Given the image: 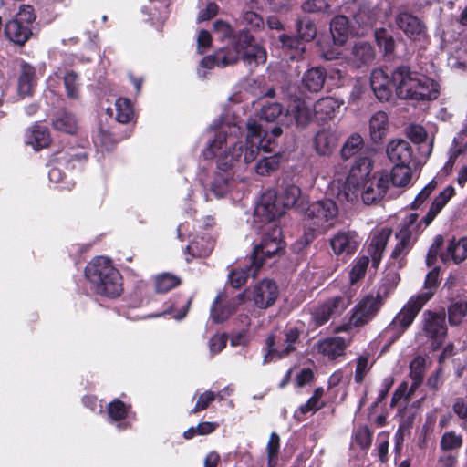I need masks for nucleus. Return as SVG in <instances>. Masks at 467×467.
I'll use <instances>...</instances> for the list:
<instances>
[{
    "mask_svg": "<svg viewBox=\"0 0 467 467\" xmlns=\"http://www.w3.org/2000/svg\"><path fill=\"white\" fill-rule=\"evenodd\" d=\"M246 128L247 135L244 142L239 140L242 135L240 125L225 122L221 119L211 125V129L215 130V134L213 140L209 141L203 155L206 159L215 158L218 169L223 171L217 173L211 183V190L217 197H223L229 192L231 177L228 170L241 160L244 163L254 161L260 149L265 152L274 151V140L282 134L281 127L275 126L268 131L254 119H249Z\"/></svg>",
    "mask_w": 467,
    "mask_h": 467,
    "instance_id": "f257e3e1",
    "label": "nucleus"
},
{
    "mask_svg": "<svg viewBox=\"0 0 467 467\" xmlns=\"http://www.w3.org/2000/svg\"><path fill=\"white\" fill-rule=\"evenodd\" d=\"M253 42L254 38L247 31H241L233 37L231 48H221L213 56H207L202 59L198 75L204 78L206 72L202 69L234 64L240 55H242L244 62L250 67L264 64L266 60V52L262 47Z\"/></svg>",
    "mask_w": 467,
    "mask_h": 467,
    "instance_id": "f03ea898",
    "label": "nucleus"
},
{
    "mask_svg": "<svg viewBox=\"0 0 467 467\" xmlns=\"http://www.w3.org/2000/svg\"><path fill=\"white\" fill-rule=\"evenodd\" d=\"M394 91L401 99L431 100L439 94V85L431 78L400 67L393 71Z\"/></svg>",
    "mask_w": 467,
    "mask_h": 467,
    "instance_id": "7ed1b4c3",
    "label": "nucleus"
},
{
    "mask_svg": "<svg viewBox=\"0 0 467 467\" xmlns=\"http://www.w3.org/2000/svg\"><path fill=\"white\" fill-rule=\"evenodd\" d=\"M371 171L372 161L367 156L358 158L348 175L343 168H337L331 182L332 189L337 191V195L340 200L353 202L358 195L360 186L372 178Z\"/></svg>",
    "mask_w": 467,
    "mask_h": 467,
    "instance_id": "20e7f679",
    "label": "nucleus"
},
{
    "mask_svg": "<svg viewBox=\"0 0 467 467\" xmlns=\"http://www.w3.org/2000/svg\"><path fill=\"white\" fill-rule=\"evenodd\" d=\"M85 275L95 292L101 296L116 297L122 291L121 276L108 258H94L86 267Z\"/></svg>",
    "mask_w": 467,
    "mask_h": 467,
    "instance_id": "39448f33",
    "label": "nucleus"
},
{
    "mask_svg": "<svg viewBox=\"0 0 467 467\" xmlns=\"http://www.w3.org/2000/svg\"><path fill=\"white\" fill-rule=\"evenodd\" d=\"M339 209L330 198H323L311 202L305 212L306 243H310L317 234H324L333 228L337 221Z\"/></svg>",
    "mask_w": 467,
    "mask_h": 467,
    "instance_id": "423d86ee",
    "label": "nucleus"
},
{
    "mask_svg": "<svg viewBox=\"0 0 467 467\" xmlns=\"http://www.w3.org/2000/svg\"><path fill=\"white\" fill-rule=\"evenodd\" d=\"M284 249L281 228L276 223L265 224L262 239L254 247L251 261L259 269L265 259L279 255Z\"/></svg>",
    "mask_w": 467,
    "mask_h": 467,
    "instance_id": "0eeeda50",
    "label": "nucleus"
},
{
    "mask_svg": "<svg viewBox=\"0 0 467 467\" xmlns=\"http://www.w3.org/2000/svg\"><path fill=\"white\" fill-rule=\"evenodd\" d=\"M431 298V293L419 294L410 297L384 330V336L389 337L391 342L399 338L412 324L419 312Z\"/></svg>",
    "mask_w": 467,
    "mask_h": 467,
    "instance_id": "6e6552de",
    "label": "nucleus"
},
{
    "mask_svg": "<svg viewBox=\"0 0 467 467\" xmlns=\"http://www.w3.org/2000/svg\"><path fill=\"white\" fill-rule=\"evenodd\" d=\"M383 302L377 295L367 296L355 306L348 322L337 327L335 332H349L354 327H363L374 317Z\"/></svg>",
    "mask_w": 467,
    "mask_h": 467,
    "instance_id": "1a4fd4ad",
    "label": "nucleus"
},
{
    "mask_svg": "<svg viewBox=\"0 0 467 467\" xmlns=\"http://www.w3.org/2000/svg\"><path fill=\"white\" fill-rule=\"evenodd\" d=\"M285 210L275 191L264 192L254 210V217L265 224L275 223V221L285 213Z\"/></svg>",
    "mask_w": 467,
    "mask_h": 467,
    "instance_id": "9d476101",
    "label": "nucleus"
},
{
    "mask_svg": "<svg viewBox=\"0 0 467 467\" xmlns=\"http://www.w3.org/2000/svg\"><path fill=\"white\" fill-rule=\"evenodd\" d=\"M279 290L275 282L270 279H264L257 283L248 296L258 308L265 309L275 302Z\"/></svg>",
    "mask_w": 467,
    "mask_h": 467,
    "instance_id": "9b49d317",
    "label": "nucleus"
},
{
    "mask_svg": "<svg viewBox=\"0 0 467 467\" xmlns=\"http://www.w3.org/2000/svg\"><path fill=\"white\" fill-rule=\"evenodd\" d=\"M422 317L424 332L429 337L433 339L437 346L441 345L447 334L445 314L425 311Z\"/></svg>",
    "mask_w": 467,
    "mask_h": 467,
    "instance_id": "f8f14e48",
    "label": "nucleus"
},
{
    "mask_svg": "<svg viewBox=\"0 0 467 467\" xmlns=\"http://www.w3.org/2000/svg\"><path fill=\"white\" fill-rule=\"evenodd\" d=\"M389 188V176L380 174L372 177L360 186L361 198L366 204H371L379 201Z\"/></svg>",
    "mask_w": 467,
    "mask_h": 467,
    "instance_id": "ddd939ff",
    "label": "nucleus"
},
{
    "mask_svg": "<svg viewBox=\"0 0 467 467\" xmlns=\"http://www.w3.org/2000/svg\"><path fill=\"white\" fill-rule=\"evenodd\" d=\"M370 86L380 101H389L394 91L393 74L389 77L383 69L377 68L371 72Z\"/></svg>",
    "mask_w": 467,
    "mask_h": 467,
    "instance_id": "4468645a",
    "label": "nucleus"
},
{
    "mask_svg": "<svg viewBox=\"0 0 467 467\" xmlns=\"http://www.w3.org/2000/svg\"><path fill=\"white\" fill-rule=\"evenodd\" d=\"M285 118L289 119L285 121V125L288 126L295 121L299 127H305L316 119L314 108L312 109L305 99H301L291 101Z\"/></svg>",
    "mask_w": 467,
    "mask_h": 467,
    "instance_id": "2eb2a0df",
    "label": "nucleus"
},
{
    "mask_svg": "<svg viewBox=\"0 0 467 467\" xmlns=\"http://www.w3.org/2000/svg\"><path fill=\"white\" fill-rule=\"evenodd\" d=\"M352 337H332L320 341L317 345V350L320 354L333 360L337 357L343 356L346 348L351 343Z\"/></svg>",
    "mask_w": 467,
    "mask_h": 467,
    "instance_id": "dca6fc26",
    "label": "nucleus"
},
{
    "mask_svg": "<svg viewBox=\"0 0 467 467\" xmlns=\"http://www.w3.org/2000/svg\"><path fill=\"white\" fill-rule=\"evenodd\" d=\"M386 152L392 162L409 165L413 151L409 141L403 139H395L388 143Z\"/></svg>",
    "mask_w": 467,
    "mask_h": 467,
    "instance_id": "f3484780",
    "label": "nucleus"
},
{
    "mask_svg": "<svg viewBox=\"0 0 467 467\" xmlns=\"http://www.w3.org/2000/svg\"><path fill=\"white\" fill-rule=\"evenodd\" d=\"M392 234L389 227L377 229L371 234L368 252L371 256L372 265L377 267L381 260L388 240Z\"/></svg>",
    "mask_w": 467,
    "mask_h": 467,
    "instance_id": "a211bd4d",
    "label": "nucleus"
},
{
    "mask_svg": "<svg viewBox=\"0 0 467 467\" xmlns=\"http://www.w3.org/2000/svg\"><path fill=\"white\" fill-rule=\"evenodd\" d=\"M360 240L354 232H339L330 240V245L336 254H350L358 247Z\"/></svg>",
    "mask_w": 467,
    "mask_h": 467,
    "instance_id": "6ab92c4d",
    "label": "nucleus"
},
{
    "mask_svg": "<svg viewBox=\"0 0 467 467\" xmlns=\"http://www.w3.org/2000/svg\"><path fill=\"white\" fill-rule=\"evenodd\" d=\"M397 26L412 40L420 39L425 35V26L421 21L409 13H400L396 18Z\"/></svg>",
    "mask_w": 467,
    "mask_h": 467,
    "instance_id": "aec40b11",
    "label": "nucleus"
},
{
    "mask_svg": "<svg viewBox=\"0 0 467 467\" xmlns=\"http://www.w3.org/2000/svg\"><path fill=\"white\" fill-rule=\"evenodd\" d=\"M425 227L423 219L419 220L417 213H410L401 222L396 238L405 239L413 244Z\"/></svg>",
    "mask_w": 467,
    "mask_h": 467,
    "instance_id": "412c9836",
    "label": "nucleus"
},
{
    "mask_svg": "<svg viewBox=\"0 0 467 467\" xmlns=\"http://www.w3.org/2000/svg\"><path fill=\"white\" fill-rule=\"evenodd\" d=\"M341 105L342 102L333 97L318 99L313 106L316 120L324 122L332 119Z\"/></svg>",
    "mask_w": 467,
    "mask_h": 467,
    "instance_id": "4be33fe9",
    "label": "nucleus"
},
{
    "mask_svg": "<svg viewBox=\"0 0 467 467\" xmlns=\"http://www.w3.org/2000/svg\"><path fill=\"white\" fill-rule=\"evenodd\" d=\"M36 83V68L26 62H22L17 82L18 95L21 98L32 95Z\"/></svg>",
    "mask_w": 467,
    "mask_h": 467,
    "instance_id": "5701e85b",
    "label": "nucleus"
},
{
    "mask_svg": "<svg viewBox=\"0 0 467 467\" xmlns=\"http://www.w3.org/2000/svg\"><path fill=\"white\" fill-rule=\"evenodd\" d=\"M25 140L26 143L32 146L35 150L47 148L51 142L48 130L39 124H36L27 130Z\"/></svg>",
    "mask_w": 467,
    "mask_h": 467,
    "instance_id": "b1692460",
    "label": "nucleus"
},
{
    "mask_svg": "<svg viewBox=\"0 0 467 467\" xmlns=\"http://www.w3.org/2000/svg\"><path fill=\"white\" fill-rule=\"evenodd\" d=\"M400 268V267H398L397 265L390 264L385 270L384 276L380 281V285L377 292V296L383 301H385V299L398 285L400 280V275L398 273Z\"/></svg>",
    "mask_w": 467,
    "mask_h": 467,
    "instance_id": "393cba45",
    "label": "nucleus"
},
{
    "mask_svg": "<svg viewBox=\"0 0 467 467\" xmlns=\"http://www.w3.org/2000/svg\"><path fill=\"white\" fill-rule=\"evenodd\" d=\"M222 296H218L211 310V317L215 322L224 321L235 309V307L244 301V295L239 294L233 298L226 306H221Z\"/></svg>",
    "mask_w": 467,
    "mask_h": 467,
    "instance_id": "a878e982",
    "label": "nucleus"
},
{
    "mask_svg": "<svg viewBox=\"0 0 467 467\" xmlns=\"http://www.w3.org/2000/svg\"><path fill=\"white\" fill-rule=\"evenodd\" d=\"M467 258V237L462 238L459 241L451 240L447 246L445 253L441 254V259L444 263L453 261L459 264Z\"/></svg>",
    "mask_w": 467,
    "mask_h": 467,
    "instance_id": "bb28decb",
    "label": "nucleus"
},
{
    "mask_svg": "<svg viewBox=\"0 0 467 467\" xmlns=\"http://www.w3.org/2000/svg\"><path fill=\"white\" fill-rule=\"evenodd\" d=\"M389 118L383 111L374 113L369 119V134L374 142L380 141L389 131Z\"/></svg>",
    "mask_w": 467,
    "mask_h": 467,
    "instance_id": "cd10ccee",
    "label": "nucleus"
},
{
    "mask_svg": "<svg viewBox=\"0 0 467 467\" xmlns=\"http://www.w3.org/2000/svg\"><path fill=\"white\" fill-rule=\"evenodd\" d=\"M5 32L11 41L19 45L25 44L32 35L30 26L16 19L5 25Z\"/></svg>",
    "mask_w": 467,
    "mask_h": 467,
    "instance_id": "c85d7f7f",
    "label": "nucleus"
},
{
    "mask_svg": "<svg viewBox=\"0 0 467 467\" xmlns=\"http://www.w3.org/2000/svg\"><path fill=\"white\" fill-rule=\"evenodd\" d=\"M327 73L322 67H312L302 77L303 87L310 92L320 91L326 80Z\"/></svg>",
    "mask_w": 467,
    "mask_h": 467,
    "instance_id": "c756f323",
    "label": "nucleus"
},
{
    "mask_svg": "<svg viewBox=\"0 0 467 467\" xmlns=\"http://www.w3.org/2000/svg\"><path fill=\"white\" fill-rule=\"evenodd\" d=\"M375 57L373 47L365 41H358L352 48L350 62L357 67L370 63Z\"/></svg>",
    "mask_w": 467,
    "mask_h": 467,
    "instance_id": "7c9ffc66",
    "label": "nucleus"
},
{
    "mask_svg": "<svg viewBox=\"0 0 467 467\" xmlns=\"http://www.w3.org/2000/svg\"><path fill=\"white\" fill-rule=\"evenodd\" d=\"M455 190L452 186H447L440 194L434 199L431 206L430 207L427 214L423 217L424 225L428 226L437 214L442 210L449 200L454 195Z\"/></svg>",
    "mask_w": 467,
    "mask_h": 467,
    "instance_id": "2f4dec72",
    "label": "nucleus"
},
{
    "mask_svg": "<svg viewBox=\"0 0 467 467\" xmlns=\"http://www.w3.org/2000/svg\"><path fill=\"white\" fill-rule=\"evenodd\" d=\"M337 142V134L330 130H322L316 134L315 149L319 155L329 154Z\"/></svg>",
    "mask_w": 467,
    "mask_h": 467,
    "instance_id": "473e14b6",
    "label": "nucleus"
},
{
    "mask_svg": "<svg viewBox=\"0 0 467 467\" xmlns=\"http://www.w3.org/2000/svg\"><path fill=\"white\" fill-rule=\"evenodd\" d=\"M389 176V185L391 183L395 187H406L410 184L412 172L409 165L396 164L389 173L382 172Z\"/></svg>",
    "mask_w": 467,
    "mask_h": 467,
    "instance_id": "72a5a7b5",
    "label": "nucleus"
},
{
    "mask_svg": "<svg viewBox=\"0 0 467 467\" xmlns=\"http://www.w3.org/2000/svg\"><path fill=\"white\" fill-rule=\"evenodd\" d=\"M302 329L296 326H289L282 332L283 339L285 340V347H279V349L274 350L279 356H289L296 349V345L299 340Z\"/></svg>",
    "mask_w": 467,
    "mask_h": 467,
    "instance_id": "f704fd0d",
    "label": "nucleus"
},
{
    "mask_svg": "<svg viewBox=\"0 0 467 467\" xmlns=\"http://www.w3.org/2000/svg\"><path fill=\"white\" fill-rule=\"evenodd\" d=\"M330 31L334 42L339 46L343 45L350 31L348 18L344 16H335L330 24Z\"/></svg>",
    "mask_w": 467,
    "mask_h": 467,
    "instance_id": "c9c22d12",
    "label": "nucleus"
},
{
    "mask_svg": "<svg viewBox=\"0 0 467 467\" xmlns=\"http://www.w3.org/2000/svg\"><path fill=\"white\" fill-rule=\"evenodd\" d=\"M214 246V241L211 236H197L186 247V252L192 256H207Z\"/></svg>",
    "mask_w": 467,
    "mask_h": 467,
    "instance_id": "e433bc0d",
    "label": "nucleus"
},
{
    "mask_svg": "<svg viewBox=\"0 0 467 467\" xmlns=\"http://www.w3.org/2000/svg\"><path fill=\"white\" fill-rule=\"evenodd\" d=\"M266 353L264 356L263 362L267 364L286 358L287 356H279L274 350L279 349V347H285L286 342L283 339V334L270 335L265 340Z\"/></svg>",
    "mask_w": 467,
    "mask_h": 467,
    "instance_id": "4c0bfd02",
    "label": "nucleus"
},
{
    "mask_svg": "<svg viewBox=\"0 0 467 467\" xmlns=\"http://www.w3.org/2000/svg\"><path fill=\"white\" fill-rule=\"evenodd\" d=\"M350 301L344 296H337L328 298L324 303L320 304V307L324 309L326 315L329 318L340 316L345 309L349 306Z\"/></svg>",
    "mask_w": 467,
    "mask_h": 467,
    "instance_id": "58836bf2",
    "label": "nucleus"
},
{
    "mask_svg": "<svg viewBox=\"0 0 467 467\" xmlns=\"http://www.w3.org/2000/svg\"><path fill=\"white\" fill-rule=\"evenodd\" d=\"M54 75L57 78H62L64 80V86L66 88L67 96L69 99H76L78 98L79 95V83H78V77L76 73L73 71H68L63 74L60 67H58L55 72Z\"/></svg>",
    "mask_w": 467,
    "mask_h": 467,
    "instance_id": "ea45409f",
    "label": "nucleus"
},
{
    "mask_svg": "<svg viewBox=\"0 0 467 467\" xmlns=\"http://www.w3.org/2000/svg\"><path fill=\"white\" fill-rule=\"evenodd\" d=\"M379 16V11L376 6L362 5L354 16V20L360 26H372Z\"/></svg>",
    "mask_w": 467,
    "mask_h": 467,
    "instance_id": "a19ab883",
    "label": "nucleus"
},
{
    "mask_svg": "<svg viewBox=\"0 0 467 467\" xmlns=\"http://www.w3.org/2000/svg\"><path fill=\"white\" fill-rule=\"evenodd\" d=\"M363 139L358 133L351 134L341 149V156L344 160H348L358 153L363 148Z\"/></svg>",
    "mask_w": 467,
    "mask_h": 467,
    "instance_id": "79ce46f5",
    "label": "nucleus"
},
{
    "mask_svg": "<svg viewBox=\"0 0 467 467\" xmlns=\"http://www.w3.org/2000/svg\"><path fill=\"white\" fill-rule=\"evenodd\" d=\"M116 119L120 123H128L134 117V111L128 99L119 98L116 100Z\"/></svg>",
    "mask_w": 467,
    "mask_h": 467,
    "instance_id": "37998d69",
    "label": "nucleus"
},
{
    "mask_svg": "<svg viewBox=\"0 0 467 467\" xmlns=\"http://www.w3.org/2000/svg\"><path fill=\"white\" fill-rule=\"evenodd\" d=\"M280 165V156L274 154L271 156L264 157L255 165V172L259 175H269L275 171Z\"/></svg>",
    "mask_w": 467,
    "mask_h": 467,
    "instance_id": "c03bdc74",
    "label": "nucleus"
},
{
    "mask_svg": "<svg viewBox=\"0 0 467 467\" xmlns=\"http://www.w3.org/2000/svg\"><path fill=\"white\" fill-rule=\"evenodd\" d=\"M53 126L56 130L73 134L77 130V121L75 118L67 112H62L53 120Z\"/></svg>",
    "mask_w": 467,
    "mask_h": 467,
    "instance_id": "a18cd8bd",
    "label": "nucleus"
},
{
    "mask_svg": "<svg viewBox=\"0 0 467 467\" xmlns=\"http://www.w3.org/2000/svg\"><path fill=\"white\" fill-rule=\"evenodd\" d=\"M300 196V188L296 185L289 184L283 189L281 196L278 199L285 210L294 207Z\"/></svg>",
    "mask_w": 467,
    "mask_h": 467,
    "instance_id": "49530a36",
    "label": "nucleus"
},
{
    "mask_svg": "<svg viewBox=\"0 0 467 467\" xmlns=\"http://www.w3.org/2000/svg\"><path fill=\"white\" fill-rule=\"evenodd\" d=\"M258 269L252 264L248 269H235L229 275V281L233 287L239 288L246 283L249 275L254 276Z\"/></svg>",
    "mask_w": 467,
    "mask_h": 467,
    "instance_id": "de8ad7c7",
    "label": "nucleus"
},
{
    "mask_svg": "<svg viewBox=\"0 0 467 467\" xmlns=\"http://www.w3.org/2000/svg\"><path fill=\"white\" fill-rule=\"evenodd\" d=\"M398 240L397 244L395 245L392 253H391V260L393 265H397L398 267H402L404 265V259L409 251L412 246V243L403 240L400 238H396Z\"/></svg>",
    "mask_w": 467,
    "mask_h": 467,
    "instance_id": "09e8293b",
    "label": "nucleus"
},
{
    "mask_svg": "<svg viewBox=\"0 0 467 467\" xmlns=\"http://www.w3.org/2000/svg\"><path fill=\"white\" fill-rule=\"evenodd\" d=\"M180 284L177 276L171 274H161L155 278V286L158 293H166Z\"/></svg>",
    "mask_w": 467,
    "mask_h": 467,
    "instance_id": "8fccbe9b",
    "label": "nucleus"
},
{
    "mask_svg": "<svg viewBox=\"0 0 467 467\" xmlns=\"http://www.w3.org/2000/svg\"><path fill=\"white\" fill-rule=\"evenodd\" d=\"M462 445V437L453 431H446L441 439L440 446L444 451H453L461 448Z\"/></svg>",
    "mask_w": 467,
    "mask_h": 467,
    "instance_id": "3c124183",
    "label": "nucleus"
},
{
    "mask_svg": "<svg viewBox=\"0 0 467 467\" xmlns=\"http://www.w3.org/2000/svg\"><path fill=\"white\" fill-rule=\"evenodd\" d=\"M283 113L281 104L277 102H268L262 105L260 109V117L262 119L272 122L275 121Z\"/></svg>",
    "mask_w": 467,
    "mask_h": 467,
    "instance_id": "603ef678",
    "label": "nucleus"
},
{
    "mask_svg": "<svg viewBox=\"0 0 467 467\" xmlns=\"http://www.w3.org/2000/svg\"><path fill=\"white\" fill-rule=\"evenodd\" d=\"M467 313V303L466 302H456L452 304L448 309L449 322L451 326H457L461 324L463 317Z\"/></svg>",
    "mask_w": 467,
    "mask_h": 467,
    "instance_id": "864d4df0",
    "label": "nucleus"
},
{
    "mask_svg": "<svg viewBox=\"0 0 467 467\" xmlns=\"http://www.w3.org/2000/svg\"><path fill=\"white\" fill-rule=\"evenodd\" d=\"M426 360L423 357L418 356L413 358L410 364V377L414 380V385L421 382L425 372Z\"/></svg>",
    "mask_w": 467,
    "mask_h": 467,
    "instance_id": "5fc2aeb1",
    "label": "nucleus"
},
{
    "mask_svg": "<svg viewBox=\"0 0 467 467\" xmlns=\"http://www.w3.org/2000/svg\"><path fill=\"white\" fill-rule=\"evenodd\" d=\"M242 24L254 31L260 30L264 28L265 26L262 16L254 11H245L243 13Z\"/></svg>",
    "mask_w": 467,
    "mask_h": 467,
    "instance_id": "6e6d98bb",
    "label": "nucleus"
},
{
    "mask_svg": "<svg viewBox=\"0 0 467 467\" xmlns=\"http://www.w3.org/2000/svg\"><path fill=\"white\" fill-rule=\"evenodd\" d=\"M467 135V129H463L458 133V136L453 140V145L449 151V160L454 162L456 158L462 154L467 148V142L463 141V137Z\"/></svg>",
    "mask_w": 467,
    "mask_h": 467,
    "instance_id": "4d7b16f0",
    "label": "nucleus"
},
{
    "mask_svg": "<svg viewBox=\"0 0 467 467\" xmlns=\"http://www.w3.org/2000/svg\"><path fill=\"white\" fill-rule=\"evenodd\" d=\"M108 414L114 421H119L128 414L127 406L119 400H115L109 404Z\"/></svg>",
    "mask_w": 467,
    "mask_h": 467,
    "instance_id": "13d9d810",
    "label": "nucleus"
},
{
    "mask_svg": "<svg viewBox=\"0 0 467 467\" xmlns=\"http://www.w3.org/2000/svg\"><path fill=\"white\" fill-rule=\"evenodd\" d=\"M368 264L369 259L368 256H361L356 261L349 273V278L352 284H355L365 275Z\"/></svg>",
    "mask_w": 467,
    "mask_h": 467,
    "instance_id": "bf43d9fd",
    "label": "nucleus"
},
{
    "mask_svg": "<svg viewBox=\"0 0 467 467\" xmlns=\"http://www.w3.org/2000/svg\"><path fill=\"white\" fill-rule=\"evenodd\" d=\"M354 440L361 449L368 450L371 445L372 434L368 427L362 426L356 430Z\"/></svg>",
    "mask_w": 467,
    "mask_h": 467,
    "instance_id": "052dcab7",
    "label": "nucleus"
},
{
    "mask_svg": "<svg viewBox=\"0 0 467 467\" xmlns=\"http://www.w3.org/2000/svg\"><path fill=\"white\" fill-rule=\"evenodd\" d=\"M467 63V55L462 50H456L455 53H452L448 57V65L451 69L454 70H462L465 68Z\"/></svg>",
    "mask_w": 467,
    "mask_h": 467,
    "instance_id": "680f3d73",
    "label": "nucleus"
},
{
    "mask_svg": "<svg viewBox=\"0 0 467 467\" xmlns=\"http://www.w3.org/2000/svg\"><path fill=\"white\" fill-rule=\"evenodd\" d=\"M216 399V393L213 391H204L200 394L197 400V402L194 408L192 410L191 413H198L202 410H204L208 408L210 403Z\"/></svg>",
    "mask_w": 467,
    "mask_h": 467,
    "instance_id": "e2e57ef3",
    "label": "nucleus"
},
{
    "mask_svg": "<svg viewBox=\"0 0 467 467\" xmlns=\"http://www.w3.org/2000/svg\"><path fill=\"white\" fill-rule=\"evenodd\" d=\"M298 35L304 41H311L317 34V29L314 24L310 21H302L297 26Z\"/></svg>",
    "mask_w": 467,
    "mask_h": 467,
    "instance_id": "0e129e2a",
    "label": "nucleus"
},
{
    "mask_svg": "<svg viewBox=\"0 0 467 467\" xmlns=\"http://www.w3.org/2000/svg\"><path fill=\"white\" fill-rule=\"evenodd\" d=\"M406 134L414 143H421L427 137V132L424 128L417 124H412L407 127Z\"/></svg>",
    "mask_w": 467,
    "mask_h": 467,
    "instance_id": "69168bd1",
    "label": "nucleus"
},
{
    "mask_svg": "<svg viewBox=\"0 0 467 467\" xmlns=\"http://www.w3.org/2000/svg\"><path fill=\"white\" fill-rule=\"evenodd\" d=\"M329 8L326 0H306L302 4V9L307 13L326 12Z\"/></svg>",
    "mask_w": 467,
    "mask_h": 467,
    "instance_id": "338daca9",
    "label": "nucleus"
},
{
    "mask_svg": "<svg viewBox=\"0 0 467 467\" xmlns=\"http://www.w3.org/2000/svg\"><path fill=\"white\" fill-rule=\"evenodd\" d=\"M36 17L33 7L31 5H24L20 7L14 19L30 26V25L36 20Z\"/></svg>",
    "mask_w": 467,
    "mask_h": 467,
    "instance_id": "774afa93",
    "label": "nucleus"
}]
</instances>
